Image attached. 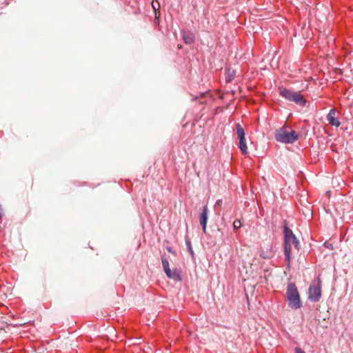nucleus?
Listing matches in <instances>:
<instances>
[{"label": "nucleus", "mask_w": 353, "mask_h": 353, "mask_svg": "<svg viewBox=\"0 0 353 353\" xmlns=\"http://www.w3.org/2000/svg\"><path fill=\"white\" fill-rule=\"evenodd\" d=\"M283 233L285 258L289 265L290 262L291 244H293L294 248L298 249L299 241L293 232L287 225H284Z\"/></svg>", "instance_id": "obj_1"}, {"label": "nucleus", "mask_w": 353, "mask_h": 353, "mask_svg": "<svg viewBox=\"0 0 353 353\" xmlns=\"http://www.w3.org/2000/svg\"><path fill=\"white\" fill-rule=\"evenodd\" d=\"M286 299L289 307L297 310L302 307L300 295L294 283H290L287 287Z\"/></svg>", "instance_id": "obj_2"}, {"label": "nucleus", "mask_w": 353, "mask_h": 353, "mask_svg": "<svg viewBox=\"0 0 353 353\" xmlns=\"http://www.w3.org/2000/svg\"><path fill=\"white\" fill-rule=\"evenodd\" d=\"M279 94L286 100L294 102L297 105L304 106L306 104L304 97L299 92H294L287 88H280Z\"/></svg>", "instance_id": "obj_3"}, {"label": "nucleus", "mask_w": 353, "mask_h": 353, "mask_svg": "<svg viewBox=\"0 0 353 353\" xmlns=\"http://www.w3.org/2000/svg\"><path fill=\"white\" fill-rule=\"evenodd\" d=\"M275 139L281 143H293L298 140L299 134L295 131L288 132L284 128H279L276 131Z\"/></svg>", "instance_id": "obj_4"}, {"label": "nucleus", "mask_w": 353, "mask_h": 353, "mask_svg": "<svg viewBox=\"0 0 353 353\" xmlns=\"http://www.w3.org/2000/svg\"><path fill=\"white\" fill-rule=\"evenodd\" d=\"M321 297V281L319 278L314 279L308 288V299L312 302H318Z\"/></svg>", "instance_id": "obj_5"}, {"label": "nucleus", "mask_w": 353, "mask_h": 353, "mask_svg": "<svg viewBox=\"0 0 353 353\" xmlns=\"http://www.w3.org/2000/svg\"><path fill=\"white\" fill-rule=\"evenodd\" d=\"M161 263L163 268V271L165 272L166 276L174 280H180L179 274L175 270H171L169 265V261L166 257L164 256H161Z\"/></svg>", "instance_id": "obj_6"}, {"label": "nucleus", "mask_w": 353, "mask_h": 353, "mask_svg": "<svg viewBox=\"0 0 353 353\" xmlns=\"http://www.w3.org/2000/svg\"><path fill=\"white\" fill-rule=\"evenodd\" d=\"M236 133L239 139V149L243 154L248 153V147L245 143V132L239 123L236 125Z\"/></svg>", "instance_id": "obj_7"}, {"label": "nucleus", "mask_w": 353, "mask_h": 353, "mask_svg": "<svg viewBox=\"0 0 353 353\" xmlns=\"http://www.w3.org/2000/svg\"><path fill=\"white\" fill-rule=\"evenodd\" d=\"M208 208L206 205L203 206L199 216V223L204 233L206 232L207 223L208 220Z\"/></svg>", "instance_id": "obj_8"}, {"label": "nucleus", "mask_w": 353, "mask_h": 353, "mask_svg": "<svg viewBox=\"0 0 353 353\" xmlns=\"http://www.w3.org/2000/svg\"><path fill=\"white\" fill-rule=\"evenodd\" d=\"M327 120L332 126L339 127L341 124L340 121L336 117V110L334 108L331 109L327 115Z\"/></svg>", "instance_id": "obj_9"}, {"label": "nucleus", "mask_w": 353, "mask_h": 353, "mask_svg": "<svg viewBox=\"0 0 353 353\" xmlns=\"http://www.w3.org/2000/svg\"><path fill=\"white\" fill-rule=\"evenodd\" d=\"M183 40L186 44H191L194 41V35L190 31H183Z\"/></svg>", "instance_id": "obj_10"}, {"label": "nucleus", "mask_w": 353, "mask_h": 353, "mask_svg": "<svg viewBox=\"0 0 353 353\" xmlns=\"http://www.w3.org/2000/svg\"><path fill=\"white\" fill-rule=\"evenodd\" d=\"M236 75V71L234 70L228 69L225 73V81L226 82L232 81Z\"/></svg>", "instance_id": "obj_11"}, {"label": "nucleus", "mask_w": 353, "mask_h": 353, "mask_svg": "<svg viewBox=\"0 0 353 353\" xmlns=\"http://www.w3.org/2000/svg\"><path fill=\"white\" fill-rule=\"evenodd\" d=\"M260 256L263 259H270L272 257V253L271 251H270V252L261 251L260 253Z\"/></svg>", "instance_id": "obj_12"}, {"label": "nucleus", "mask_w": 353, "mask_h": 353, "mask_svg": "<svg viewBox=\"0 0 353 353\" xmlns=\"http://www.w3.org/2000/svg\"><path fill=\"white\" fill-rule=\"evenodd\" d=\"M185 244H186V246H187L188 252H190V254L191 255H192L194 254V252H193V250H192V248L191 243H190V240L186 239L185 240Z\"/></svg>", "instance_id": "obj_13"}, {"label": "nucleus", "mask_w": 353, "mask_h": 353, "mask_svg": "<svg viewBox=\"0 0 353 353\" xmlns=\"http://www.w3.org/2000/svg\"><path fill=\"white\" fill-rule=\"evenodd\" d=\"M241 227V221L239 219H236L233 223V228L234 230H237Z\"/></svg>", "instance_id": "obj_14"}, {"label": "nucleus", "mask_w": 353, "mask_h": 353, "mask_svg": "<svg viewBox=\"0 0 353 353\" xmlns=\"http://www.w3.org/2000/svg\"><path fill=\"white\" fill-rule=\"evenodd\" d=\"M295 353H305L304 351H303L301 348L299 347H296L295 348Z\"/></svg>", "instance_id": "obj_15"}, {"label": "nucleus", "mask_w": 353, "mask_h": 353, "mask_svg": "<svg viewBox=\"0 0 353 353\" xmlns=\"http://www.w3.org/2000/svg\"><path fill=\"white\" fill-rule=\"evenodd\" d=\"M3 216V211H2V208H1V205L0 204V218Z\"/></svg>", "instance_id": "obj_16"}, {"label": "nucleus", "mask_w": 353, "mask_h": 353, "mask_svg": "<svg viewBox=\"0 0 353 353\" xmlns=\"http://www.w3.org/2000/svg\"><path fill=\"white\" fill-rule=\"evenodd\" d=\"M167 250H168V252H172V249H171V248H167Z\"/></svg>", "instance_id": "obj_17"}]
</instances>
